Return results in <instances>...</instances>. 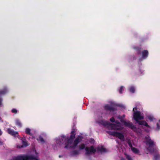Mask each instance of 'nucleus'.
<instances>
[{
    "instance_id": "nucleus-6",
    "label": "nucleus",
    "mask_w": 160,
    "mask_h": 160,
    "mask_svg": "<svg viewBox=\"0 0 160 160\" xmlns=\"http://www.w3.org/2000/svg\"><path fill=\"white\" fill-rule=\"evenodd\" d=\"M86 155H89L94 153L96 151V149L92 146L90 147H87L85 148Z\"/></svg>"
},
{
    "instance_id": "nucleus-2",
    "label": "nucleus",
    "mask_w": 160,
    "mask_h": 160,
    "mask_svg": "<svg viewBox=\"0 0 160 160\" xmlns=\"http://www.w3.org/2000/svg\"><path fill=\"white\" fill-rule=\"evenodd\" d=\"M12 160H39L37 157L32 155L20 156L15 157Z\"/></svg>"
},
{
    "instance_id": "nucleus-21",
    "label": "nucleus",
    "mask_w": 160,
    "mask_h": 160,
    "mask_svg": "<svg viewBox=\"0 0 160 160\" xmlns=\"http://www.w3.org/2000/svg\"><path fill=\"white\" fill-rule=\"evenodd\" d=\"M7 91H1L0 92V95H2L3 94H4Z\"/></svg>"
},
{
    "instance_id": "nucleus-35",
    "label": "nucleus",
    "mask_w": 160,
    "mask_h": 160,
    "mask_svg": "<svg viewBox=\"0 0 160 160\" xmlns=\"http://www.w3.org/2000/svg\"><path fill=\"white\" fill-rule=\"evenodd\" d=\"M121 160H125L124 158H122Z\"/></svg>"
},
{
    "instance_id": "nucleus-22",
    "label": "nucleus",
    "mask_w": 160,
    "mask_h": 160,
    "mask_svg": "<svg viewBox=\"0 0 160 160\" xmlns=\"http://www.w3.org/2000/svg\"><path fill=\"white\" fill-rule=\"evenodd\" d=\"M130 92H134V89L133 87H131L130 89Z\"/></svg>"
},
{
    "instance_id": "nucleus-28",
    "label": "nucleus",
    "mask_w": 160,
    "mask_h": 160,
    "mask_svg": "<svg viewBox=\"0 0 160 160\" xmlns=\"http://www.w3.org/2000/svg\"><path fill=\"white\" fill-rule=\"evenodd\" d=\"M2 99H0V105H1L2 104Z\"/></svg>"
},
{
    "instance_id": "nucleus-18",
    "label": "nucleus",
    "mask_w": 160,
    "mask_h": 160,
    "mask_svg": "<svg viewBox=\"0 0 160 160\" xmlns=\"http://www.w3.org/2000/svg\"><path fill=\"white\" fill-rule=\"evenodd\" d=\"M148 117L149 120L150 121H152L154 119V118L152 116L149 115L148 116Z\"/></svg>"
},
{
    "instance_id": "nucleus-31",
    "label": "nucleus",
    "mask_w": 160,
    "mask_h": 160,
    "mask_svg": "<svg viewBox=\"0 0 160 160\" xmlns=\"http://www.w3.org/2000/svg\"><path fill=\"white\" fill-rule=\"evenodd\" d=\"M2 133V132L1 131V130H0V135H1Z\"/></svg>"
},
{
    "instance_id": "nucleus-32",
    "label": "nucleus",
    "mask_w": 160,
    "mask_h": 160,
    "mask_svg": "<svg viewBox=\"0 0 160 160\" xmlns=\"http://www.w3.org/2000/svg\"><path fill=\"white\" fill-rule=\"evenodd\" d=\"M2 142L0 141V145L2 144Z\"/></svg>"
},
{
    "instance_id": "nucleus-7",
    "label": "nucleus",
    "mask_w": 160,
    "mask_h": 160,
    "mask_svg": "<svg viewBox=\"0 0 160 160\" xmlns=\"http://www.w3.org/2000/svg\"><path fill=\"white\" fill-rule=\"evenodd\" d=\"M117 125L115 124L111 125L110 126V128H111L112 129H117L118 130H121L122 128L120 126V123L118 122L117 123Z\"/></svg>"
},
{
    "instance_id": "nucleus-38",
    "label": "nucleus",
    "mask_w": 160,
    "mask_h": 160,
    "mask_svg": "<svg viewBox=\"0 0 160 160\" xmlns=\"http://www.w3.org/2000/svg\"><path fill=\"white\" fill-rule=\"evenodd\" d=\"M129 145H130V144L129 143Z\"/></svg>"
},
{
    "instance_id": "nucleus-19",
    "label": "nucleus",
    "mask_w": 160,
    "mask_h": 160,
    "mask_svg": "<svg viewBox=\"0 0 160 160\" xmlns=\"http://www.w3.org/2000/svg\"><path fill=\"white\" fill-rule=\"evenodd\" d=\"M16 124L17 125H18L20 127H21V123L19 120H16Z\"/></svg>"
},
{
    "instance_id": "nucleus-5",
    "label": "nucleus",
    "mask_w": 160,
    "mask_h": 160,
    "mask_svg": "<svg viewBox=\"0 0 160 160\" xmlns=\"http://www.w3.org/2000/svg\"><path fill=\"white\" fill-rule=\"evenodd\" d=\"M133 117L136 121L144 118L143 114L141 113L139 111L134 112L133 114Z\"/></svg>"
},
{
    "instance_id": "nucleus-15",
    "label": "nucleus",
    "mask_w": 160,
    "mask_h": 160,
    "mask_svg": "<svg viewBox=\"0 0 160 160\" xmlns=\"http://www.w3.org/2000/svg\"><path fill=\"white\" fill-rule=\"evenodd\" d=\"M105 109L107 110H111L112 109V108L108 105L105 106Z\"/></svg>"
},
{
    "instance_id": "nucleus-25",
    "label": "nucleus",
    "mask_w": 160,
    "mask_h": 160,
    "mask_svg": "<svg viewBox=\"0 0 160 160\" xmlns=\"http://www.w3.org/2000/svg\"><path fill=\"white\" fill-rule=\"evenodd\" d=\"M123 87L122 86V87H120V90L119 91V93H122V90L123 89Z\"/></svg>"
},
{
    "instance_id": "nucleus-16",
    "label": "nucleus",
    "mask_w": 160,
    "mask_h": 160,
    "mask_svg": "<svg viewBox=\"0 0 160 160\" xmlns=\"http://www.w3.org/2000/svg\"><path fill=\"white\" fill-rule=\"evenodd\" d=\"M30 131H31V130L29 128H27L26 129L25 132L26 133H27V134H31Z\"/></svg>"
},
{
    "instance_id": "nucleus-34",
    "label": "nucleus",
    "mask_w": 160,
    "mask_h": 160,
    "mask_svg": "<svg viewBox=\"0 0 160 160\" xmlns=\"http://www.w3.org/2000/svg\"><path fill=\"white\" fill-rule=\"evenodd\" d=\"M92 142H94V140H92Z\"/></svg>"
},
{
    "instance_id": "nucleus-37",
    "label": "nucleus",
    "mask_w": 160,
    "mask_h": 160,
    "mask_svg": "<svg viewBox=\"0 0 160 160\" xmlns=\"http://www.w3.org/2000/svg\"><path fill=\"white\" fill-rule=\"evenodd\" d=\"M23 142V143H25V142Z\"/></svg>"
},
{
    "instance_id": "nucleus-33",
    "label": "nucleus",
    "mask_w": 160,
    "mask_h": 160,
    "mask_svg": "<svg viewBox=\"0 0 160 160\" xmlns=\"http://www.w3.org/2000/svg\"><path fill=\"white\" fill-rule=\"evenodd\" d=\"M28 145L27 144H24V146H26Z\"/></svg>"
},
{
    "instance_id": "nucleus-9",
    "label": "nucleus",
    "mask_w": 160,
    "mask_h": 160,
    "mask_svg": "<svg viewBox=\"0 0 160 160\" xmlns=\"http://www.w3.org/2000/svg\"><path fill=\"white\" fill-rule=\"evenodd\" d=\"M8 132L11 135H12L14 137H17L18 136V132H15L13 130L10 129H8Z\"/></svg>"
},
{
    "instance_id": "nucleus-20",
    "label": "nucleus",
    "mask_w": 160,
    "mask_h": 160,
    "mask_svg": "<svg viewBox=\"0 0 160 160\" xmlns=\"http://www.w3.org/2000/svg\"><path fill=\"white\" fill-rule=\"evenodd\" d=\"M157 127L156 129L158 130H159L160 129V127H159V125H160V120H159V122L157 123Z\"/></svg>"
},
{
    "instance_id": "nucleus-17",
    "label": "nucleus",
    "mask_w": 160,
    "mask_h": 160,
    "mask_svg": "<svg viewBox=\"0 0 160 160\" xmlns=\"http://www.w3.org/2000/svg\"><path fill=\"white\" fill-rule=\"evenodd\" d=\"M85 145L83 144H82L79 146V148L80 150L83 149L85 148Z\"/></svg>"
},
{
    "instance_id": "nucleus-26",
    "label": "nucleus",
    "mask_w": 160,
    "mask_h": 160,
    "mask_svg": "<svg viewBox=\"0 0 160 160\" xmlns=\"http://www.w3.org/2000/svg\"><path fill=\"white\" fill-rule=\"evenodd\" d=\"M110 121L112 122H114V119L113 118H112L110 119Z\"/></svg>"
},
{
    "instance_id": "nucleus-1",
    "label": "nucleus",
    "mask_w": 160,
    "mask_h": 160,
    "mask_svg": "<svg viewBox=\"0 0 160 160\" xmlns=\"http://www.w3.org/2000/svg\"><path fill=\"white\" fill-rule=\"evenodd\" d=\"M71 134L69 139L66 138L65 136H62L61 138L62 141L60 140L59 141L60 143H59L58 141H57L58 143L60 145L62 144L65 145L66 146H65V148L69 147V145L70 147L75 148L80 142L82 140V138L80 137H78L74 141L73 145H70L72 139L74 138L75 137L74 132H71Z\"/></svg>"
},
{
    "instance_id": "nucleus-4",
    "label": "nucleus",
    "mask_w": 160,
    "mask_h": 160,
    "mask_svg": "<svg viewBox=\"0 0 160 160\" xmlns=\"http://www.w3.org/2000/svg\"><path fill=\"white\" fill-rule=\"evenodd\" d=\"M107 132L110 135L118 138L121 141H124V136L122 133L117 132H112L110 131H107Z\"/></svg>"
},
{
    "instance_id": "nucleus-10",
    "label": "nucleus",
    "mask_w": 160,
    "mask_h": 160,
    "mask_svg": "<svg viewBox=\"0 0 160 160\" xmlns=\"http://www.w3.org/2000/svg\"><path fill=\"white\" fill-rule=\"evenodd\" d=\"M140 125H143L148 127H149V126L146 122L144 121H139L138 120L136 121Z\"/></svg>"
},
{
    "instance_id": "nucleus-8",
    "label": "nucleus",
    "mask_w": 160,
    "mask_h": 160,
    "mask_svg": "<svg viewBox=\"0 0 160 160\" xmlns=\"http://www.w3.org/2000/svg\"><path fill=\"white\" fill-rule=\"evenodd\" d=\"M124 124L125 126L130 127L132 129L135 128V126L129 121L124 122Z\"/></svg>"
},
{
    "instance_id": "nucleus-36",
    "label": "nucleus",
    "mask_w": 160,
    "mask_h": 160,
    "mask_svg": "<svg viewBox=\"0 0 160 160\" xmlns=\"http://www.w3.org/2000/svg\"><path fill=\"white\" fill-rule=\"evenodd\" d=\"M59 158H61V156H60H60H59Z\"/></svg>"
},
{
    "instance_id": "nucleus-12",
    "label": "nucleus",
    "mask_w": 160,
    "mask_h": 160,
    "mask_svg": "<svg viewBox=\"0 0 160 160\" xmlns=\"http://www.w3.org/2000/svg\"><path fill=\"white\" fill-rule=\"evenodd\" d=\"M142 58H144L148 56V52L147 50H144L142 52Z\"/></svg>"
},
{
    "instance_id": "nucleus-13",
    "label": "nucleus",
    "mask_w": 160,
    "mask_h": 160,
    "mask_svg": "<svg viewBox=\"0 0 160 160\" xmlns=\"http://www.w3.org/2000/svg\"><path fill=\"white\" fill-rule=\"evenodd\" d=\"M131 150L133 152L135 153H138L139 152V151L136 148L131 147Z\"/></svg>"
},
{
    "instance_id": "nucleus-24",
    "label": "nucleus",
    "mask_w": 160,
    "mask_h": 160,
    "mask_svg": "<svg viewBox=\"0 0 160 160\" xmlns=\"http://www.w3.org/2000/svg\"><path fill=\"white\" fill-rule=\"evenodd\" d=\"M126 158H127L128 160H132V158H131L130 156L127 155H126Z\"/></svg>"
},
{
    "instance_id": "nucleus-14",
    "label": "nucleus",
    "mask_w": 160,
    "mask_h": 160,
    "mask_svg": "<svg viewBox=\"0 0 160 160\" xmlns=\"http://www.w3.org/2000/svg\"><path fill=\"white\" fill-rule=\"evenodd\" d=\"M37 140L43 143L45 141L44 140L43 138L41 136H40L37 139Z\"/></svg>"
},
{
    "instance_id": "nucleus-23",
    "label": "nucleus",
    "mask_w": 160,
    "mask_h": 160,
    "mask_svg": "<svg viewBox=\"0 0 160 160\" xmlns=\"http://www.w3.org/2000/svg\"><path fill=\"white\" fill-rule=\"evenodd\" d=\"M12 113H16L17 112V111L15 109H13L12 110Z\"/></svg>"
},
{
    "instance_id": "nucleus-30",
    "label": "nucleus",
    "mask_w": 160,
    "mask_h": 160,
    "mask_svg": "<svg viewBox=\"0 0 160 160\" xmlns=\"http://www.w3.org/2000/svg\"><path fill=\"white\" fill-rule=\"evenodd\" d=\"M157 158H158V157L157 158V157L156 156H155V160H157Z\"/></svg>"
},
{
    "instance_id": "nucleus-11",
    "label": "nucleus",
    "mask_w": 160,
    "mask_h": 160,
    "mask_svg": "<svg viewBox=\"0 0 160 160\" xmlns=\"http://www.w3.org/2000/svg\"><path fill=\"white\" fill-rule=\"evenodd\" d=\"M97 150L101 152H106V149L102 146L98 147Z\"/></svg>"
},
{
    "instance_id": "nucleus-27",
    "label": "nucleus",
    "mask_w": 160,
    "mask_h": 160,
    "mask_svg": "<svg viewBox=\"0 0 160 160\" xmlns=\"http://www.w3.org/2000/svg\"><path fill=\"white\" fill-rule=\"evenodd\" d=\"M137 109V108L136 107H135L133 109V111L134 112V110H136Z\"/></svg>"
},
{
    "instance_id": "nucleus-29",
    "label": "nucleus",
    "mask_w": 160,
    "mask_h": 160,
    "mask_svg": "<svg viewBox=\"0 0 160 160\" xmlns=\"http://www.w3.org/2000/svg\"><path fill=\"white\" fill-rule=\"evenodd\" d=\"M22 147H23V146H21L20 147V146H17V148H21Z\"/></svg>"
},
{
    "instance_id": "nucleus-3",
    "label": "nucleus",
    "mask_w": 160,
    "mask_h": 160,
    "mask_svg": "<svg viewBox=\"0 0 160 160\" xmlns=\"http://www.w3.org/2000/svg\"><path fill=\"white\" fill-rule=\"evenodd\" d=\"M146 143L147 145L149 147L148 148V149L150 152H152L153 151V149L152 148V147L154 145V142L151 140L149 136L146 137Z\"/></svg>"
}]
</instances>
